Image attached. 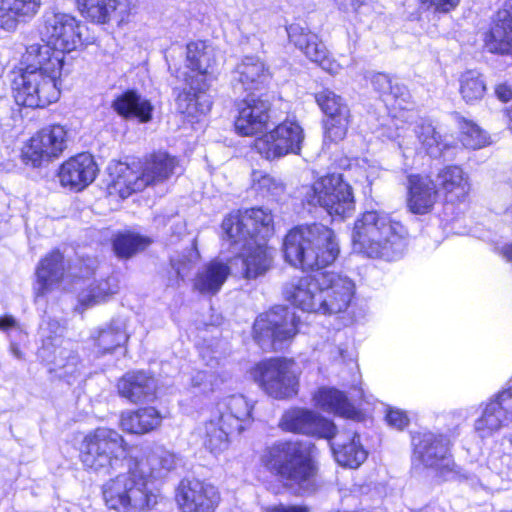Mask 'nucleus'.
Listing matches in <instances>:
<instances>
[{"instance_id": "a18cd8bd", "label": "nucleus", "mask_w": 512, "mask_h": 512, "mask_svg": "<svg viewBox=\"0 0 512 512\" xmlns=\"http://www.w3.org/2000/svg\"><path fill=\"white\" fill-rule=\"evenodd\" d=\"M460 94L468 104L480 101L486 92L483 76L476 70H467L459 78Z\"/></svg>"}, {"instance_id": "6e6d98bb", "label": "nucleus", "mask_w": 512, "mask_h": 512, "mask_svg": "<svg viewBox=\"0 0 512 512\" xmlns=\"http://www.w3.org/2000/svg\"><path fill=\"white\" fill-rule=\"evenodd\" d=\"M427 9L434 8L435 11L449 12L454 9L460 0H419Z\"/></svg>"}, {"instance_id": "7ed1b4c3", "label": "nucleus", "mask_w": 512, "mask_h": 512, "mask_svg": "<svg viewBox=\"0 0 512 512\" xmlns=\"http://www.w3.org/2000/svg\"><path fill=\"white\" fill-rule=\"evenodd\" d=\"M315 446L304 441H276L260 457L262 465L276 475L286 487L312 492L316 487L318 467Z\"/></svg>"}, {"instance_id": "ea45409f", "label": "nucleus", "mask_w": 512, "mask_h": 512, "mask_svg": "<svg viewBox=\"0 0 512 512\" xmlns=\"http://www.w3.org/2000/svg\"><path fill=\"white\" fill-rule=\"evenodd\" d=\"M112 108L120 116L135 117L142 123H147L152 119V104L133 90H128L117 96L112 102Z\"/></svg>"}, {"instance_id": "2eb2a0df", "label": "nucleus", "mask_w": 512, "mask_h": 512, "mask_svg": "<svg viewBox=\"0 0 512 512\" xmlns=\"http://www.w3.org/2000/svg\"><path fill=\"white\" fill-rule=\"evenodd\" d=\"M253 330L254 339L262 349H280L297 333L295 316L287 308L278 306L259 315Z\"/></svg>"}, {"instance_id": "e433bc0d", "label": "nucleus", "mask_w": 512, "mask_h": 512, "mask_svg": "<svg viewBox=\"0 0 512 512\" xmlns=\"http://www.w3.org/2000/svg\"><path fill=\"white\" fill-rule=\"evenodd\" d=\"M314 405L324 412L354 419L357 411L349 402L347 396L340 390L331 387H320L313 394Z\"/></svg>"}, {"instance_id": "37998d69", "label": "nucleus", "mask_w": 512, "mask_h": 512, "mask_svg": "<svg viewBox=\"0 0 512 512\" xmlns=\"http://www.w3.org/2000/svg\"><path fill=\"white\" fill-rule=\"evenodd\" d=\"M510 422L511 417L507 416L497 401L493 399L485 405L481 416L476 419L474 427L476 433L484 439L491 437Z\"/></svg>"}, {"instance_id": "72a5a7b5", "label": "nucleus", "mask_w": 512, "mask_h": 512, "mask_svg": "<svg viewBox=\"0 0 512 512\" xmlns=\"http://www.w3.org/2000/svg\"><path fill=\"white\" fill-rule=\"evenodd\" d=\"M42 0H0V27L11 31L27 23L40 11Z\"/></svg>"}, {"instance_id": "c756f323", "label": "nucleus", "mask_w": 512, "mask_h": 512, "mask_svg": "<svg viewBox=\"0 0 512 512\" xmlns=\"http://www.w3.org/2000/svg\"><path fill=\"white\" fill-rule=\"evenodd\" d=\"M80 14L96 24H107L113 16L123 21L131 10L129 2L123 4L118 0H76Z\"/></svg>"}, {"instance_id": "69168bd1", "label": "nucleus", "mask_w": 512, "mask_h": 512, "mask_svg": "<svg viewBox=\"0 0 512 512\" xmlns=\"http://www.w3.org/2000/svg\"><path fill=\"white\" fill-rule=\"evenodd\" d=\"M503 256H512V242L505 244L501 250Z\"/></svg>"}, {"instance_id": "a19ab883", "label": "nucleus", "mask_w": 512, "mask_h": 512, "mask_svg": "<svg viewBox=\"0 0 512 512\" xmlns=\"http://www.w3.org/2000/svg\"><path fill=\"white\" fill-rule=\"evenodd\" d=\"M236 429L223 424L218 416L207 421L200 429L199 435L203 446L212 454L219 455L226 451L230 445V435Z\"/></svg>"}, {"instance_id": "a878e982", "label": "nucleus", "mask_w": 512, "mask_h": 512, "mask_svg": "<svg viewBox=\"0 0 512 512\" xmlns=\"http://www.w3.org/2000/svg\"><path fill=\"white\" fill-rule=\"evenodd\" d=\"M97 166L89 153L77 154L59 168L58 177L63 187L81 191L96 178Z\"/></svg>"}, {"instance_id": "49530a36", "label": "nucleus", "mask_w": 512, "mask_h": 512, "mask_svg": "<svg viewBox=\"0 0 512 512\" xmlns=\"http://www.w3.org/2000/svg\"><path fill=\"white\" fill-rule=\"evenodd\" d=\"M252 190L262 198L277 200L285 191V186L278 178L263 171L254 170L251 174Z\"/></svg>"}, {"instance_id": "f257e3e1", "label": "nucleus", "mask_w": 512, "mask_h": 512, "mask_svg": "<svg viewBox=\"0 0 512 512\" xmlns=\"http://www.w3.org/2000/svg\"><path fill=\"white\" fill-rule=\"evenodd\" d=\"M293 267L309 275L293 279L284 287V296L295 307L323 315L345 313L355 294L356 284L350 277L329 271L328 258H285Z\"/></svg>"}, {"instance_id": "f03ea898", "label": "nucleus", "mask_w": 512, "mask_h": 512, "mask_svg": "<svg viewBox=\"0 0 512 512\" xmlns=\"http://www.w3.org/2000/svg\"><path fill=\"white\" fill-rule=\"evenodd\" d=\"M47 49L29 45L22 64L12 79V90L18 105L41 108L58 100V79L63 69L59 54L49 58Z\"/></svg>"}, {"instance_id": "8fccbe9b", "label": "nucleus", "mask_w": 512, "mask_h": 512, "mask_svg": "<svg viewBox=\"0 0 512 512\" xmlns=\"http://www.w3.org/2000/svg\"><path fill=\"white\" fill-rule=\"evenodd\" d=\"M244 277L247 279L257 278L265 274L271 268L272 258H241Z\"/></svg>"}, {"instance_id": "9d476101", "label": "nucleus", "mask_w": 512, "mask_h": 512, "mask_svg": "<svg viewBox=\"0 0 512 512\" xmlns=\"http://www.w3.org/2000/svg\"><path fill=\"white\" fill-rule=\"evenodd\" d=\"M42 258L36 267L34 295L38 299L53 291L70 290L75 281L89 276L94 271L95 258Z\"/></svg>"}, {"instance_id": "6ab92c4d", "label": "nucleus", "mask_w": 512, "mask_h": 512, "mask_svg": "<svg viewBox=\"0 0 512 512\" xmlns=\"http://www.w3.org/2000/svg\"><path fill=\"white\" fill-rule=\"evenodd\" d=\"M414 457L423 465L435 469L446 478L453 472L454 463L448 453L449 441L443 435L431 432L413 437Z\"/></svg>"}, {"instance_id": "423d86ee", "label": "nucleus", "mask_w": 512, "mask_h": 512, "mask_svg": "<svg viewBox=\"0 0 512 512\" xmlns=\"http://www.w3.org/2000/svg\"><path fill=\"white\" fill-rule=\"evenodd\" d=\"M407 232L398 221L383 212L368 211L355 222L352 233L353 251L364 256L380 252H399Z\"/></svg>"}, {"instance_id": "b1692460", "label": "nucleus", "mask_w": 512, "mask_h": 512, "mask_svg": "<svg viewBox=\"0 0 512 512\" xmlns=\"http://www.w3.org/2000/svg\"><path fill=\"white\" fill-rule=\"evenodd\" d=\"M483 42L490 53L512 55V0L505 1L497 11Z\"/></svg>"}, {"instance_id": "dca6fc26", "label": "nucleus", "mask_w": 512, "mask_h": 512, "mask_svg": "<svg viewBox=\"0 0 512 512\" xmlns=\"http://www.w3.org/2000/svg\"><path fill=\"white\" fill-rule=\"evenodd\" d=\"M305 140L302 126L295 120H285L255 140V149L267 160L288 154H299Z\"/></svg>"}, {"instance_id": "1a4fd4ad", "label": "nucleus", "mask_w": 512, "mask_h": 512, "mask_svg": "<svg viewBox=\"0 0 512 512\" xmlns=\"http://www.w3.org/2000/svg\"><path fill=\"white\" fill-rule=\"evenodd\" d=\"M87 26L74 15L56 8L47 9L41 17L39 28L43 44L34 43L41 49H47L49 58L59 54L64 65V53H70L92 41L84 37Z\"/></svg>"}, {"instance_id": "9b49d317", "label": "nucleus", "mask_w": 512, "mask_h": 512, "mask_svg": "<svg viewBox=\"0 0 512 512\" xmlns=\"http://www.w3.org/2000/svg\"><path fill=\"white\" fill-rule=\"evenodd\" d=\"M301 195L305 203L319 206L331 216L348 217L355 209L352 187L340 173L324 175L303 186Z\"/></svg>"}, {"instance_id": "5701e85b", "label": "nucleus", "mask_w": 512, "mask_h": 512, "mask_svg": "<svg viewBox=\"0 0 512 512\" xmlns=\"http://www.w3.org/2000/svg\"><path fill=\"white\" fill-rule=\"evenodd\" d=\"M270 102L263 95L248 94L238 104L236 131L243 136L262 132L269 121Z\"/></svg>"}, {"instance_id": "473e14b6", "label": "nucleus", "mask_w": 512, "mask_h": 512, "mask_svg": "<svg viewBox=\"0 0 512 512\" xmlns=\"http://www.w3.org/2000/svg\"><path fill=\"white\" fill-rule=\"evenodd\" d=\"M253 404L241 394L231 395L218 403V416L223 424L236 429L241 433L246 424L250 423Z\"/></svg>"}, {"instance_id": "bb28decb", "label": "nucleus", "mask_w": 512, "mask_h": 512, "mask_svg": "<svg viewBox=\"0 0 512 512\" xmlns=\"http://www.w3.org/2000/svg\"><path fill=\"white\" fill-rule=\"evenodd\" d=\"M438 192H442L450 203L464 202L471 189L468 174L458 165L441 168L434 181Z\"/></svg>"}, {"instance_id": "393cba45", "label": "nucleus", "mask_w": 512, "mask_h": 512, "mask_svg": "<svg viewBox=\"0 0 512 512\" xmlns=\"http://www.w3.org/2000/svg\"><path fill=\"white\" fill-rule=\"evenodd\" d=\"M270 79L265 62L258 56H244L233 71L232 85L236 93L259 91Z\"/></svg>"}, {"instance_id": "4c0bfd02", "label": "nucleus", "mask_w": 512, "mask_h": 512, "mask_svg": "<svg viewBox=\"0 0 512 512\" xmlns=\"http://www.w3.org/2000/svg\"><path fill=\"white\" fill-rule=\"evenodd\" d=\"M162 422V416L153 407L140 408L135 411H126L121 414L120 426L123 431L130 434L143 435L157 429Z\"/></svg>"}, {"instance_id": "e2e57ef3", "label": "nucleus", "mask_w": 512, "mask_h": 512, "mask_svg": "<svg viewBox=\"0 0 512 512\" xmlns=\"http://www.w3.org/2000/svg\"><path fill=\"white\" fill-rule=\"evenodd\" d=\"M497 98L503 102H507L512 98V89L506 84H499L495 88Z\"/></svg>"}, {"instance_id": "603ef678", "label": "nucleus", "mask_w": 512, "mask_h": 512, "mask_svg": "<svg viewBox=\"0 0 512 512\" xmlns=\"http://www.w3.org/2000/svg\"><path fill=\"white\" fill-rule=\"evenodd\" d=\"M370 83L375 92H377L380 97H386L389 93V90L392 89V80L391 78L384 73H373L370 76Z\"/></svg>"}, {"instance_id": "0e129e2a", "label": "nucleus", "mask_w": 512, "mask_h": 512, "mask_svg": "<svg viewBox=\"0 0 512 512\" xmlns=\"http://www.w3.org/2000/svg\"><path fill=\"white\" fill-rule=\"evenodd\" d=\"M10 351L15 358L23 359V352L16 343L11 342Z\"/></svg>"}, {"instance_id": "aec40b11", "label": "nucleus", "mask_w": 512, "mask_h": 512, "mask_svg": "<svg viewBox=\"0 0 512 512\" xmlns=\"http://www.w3.org/2000/svg\"><path fill=\"white\" fill-rule=\"evenodd\" d=\"M286 31L290 42L310 61L317 63L332 75L341 71L342 65L329 56L328 50L319 36L307 26L292 23L286 28Z\"/></svg>"}, {"instance_id": "13d9d810", "label": "nucleus", "mask_w": 512, "mask_h": 512, "mask_svg": "<svg viewBox=\"0 0 512 512\" xmlns=\"http://www.w3.org/2000/svg\"><path fill=\"white\" fill-rule=\"evenodd\" d=\"M495 400L507 414V416L511 417L512 422V387L507 390L500 392Z\"/></svg>"}, {"instance_id": "ddd939ff", "label": "nucleus", "mask_w": 512, "mask_h": 512, "mask_svg": "<svg viewBox=\"0 0 512 512\" xmlns=\"http://www.w3.org/2000/svg\"><path fill=\"white\" fill-rule=\"evenodd\" d=\"M250 375L274 399H288L297 394L298 372L292 359L275 357L263 360L250 370Z\"/></svg>"}, {"instance_id": "2f4dec72", "label": "nucleus", "mask_w": 512, "mask_h": 512, "mask_svg": "<svg viewBox=\"0 0 512 512\" xmlns=\"http://www.w3.org/2000/svg\"><path fill=\"white\" fill-rule=\"evenodd\" d=\"M119 394L132 403L151 400L156 391V380L144 371L126 373L117 384Z\"/></svg>"}, {"instance_id": "cd10ccee", "label": "nucleus", "mask_w": 512, "mask_h": 512, "mask_svg": "<svg viewBox=\"0 0 512 512\" xmlns=\"http://www.w3.org/2000/svg\"><path fill=\"white\" fill-rule=\"evenodd\" d=\"M332 440L333 438L328 440L331 450L341 466L356 469L367 459L368 452L361 444L356 431L349 429L339 434L336 440Z\"/></svg>"}, {"instance_id": "c85d7f7f", "label": "nucleus", "mask_w": 512, "mask_h": 512, "mask_svg": "<svg viewBox=\"0 0 512 512\" xmlns=\"http://www.w3.org/2000/svg\"><path fill=\"white\" fill-rule=\"evenodd\" d=\"M39 357L47 363L49 371L59 378L73 377L80 372L77 354L67 347L46 342L39 350Z\"/></svg>"}, {"instance_id": "680f3d73", "label": "nucleus", "mask_w": 512, "mask_h": 512, "mask_svg": "<svg viewBox=\"0 0 512 512\" xmlns=\"http://www.w3.org/2000/svg\"><path fill=\"white\" fill-rule=\"evenodd\" d=\"M210 377H211V375H209L207 372L198 371L191 379L192 385L194 387H199V388L205 389L207 387Z\"/></svg>"}, {"instance_id": "f704fd0d", "label": "nucleus", "mask_w": 512, "mask_h": 512, "mask_svg": "<svg viewBox=\"0 0 512 512\" xmlns=\"http://www.w3.org/2000/svg\"><path fill=\"white\" fill-rule=\"evenodd\" d=\"M119 282L118 276L111 274L106 278L94 280L89 283L78 293V305L76 306V310L83 312L90 307L108 301L113 295L119 292Z\"/></svg>"}, {"instance_id": "f8f14e48", "label": "nucleus", "mask_w": 512, "mask_h": 512, "mask_svg": "<svg viewBox=\"0 0 512 512\" xmlns=\"http://www.w3.org/2000/svg\"><path fill=\"white\" fill-rule=\"evenodd\" d=\"M119 171L120 175L114 180V188L121 198H127L148 185L166 181L172 175L181 173L182 169L176 157L166 152H157L146 158L140 175L123 164H120Z\"/></svg>"}, {"instance_id": "58836bf2", "label": "nucleus", "mask_w": 512, "mask_h": 512, "mask_svg": "<svg viewBox=\"0 0 512 512\" xmlns=\"http://www.w3.org/2000/svg\"><path fill=\"white\" fill-rule=\"evenodd\" d=\"M230 275V267L221 261L212 260L198 271L194 289L205 295H215Z\"/></svg>"}, {"instance_id": "20e7f679", "label": "nucleus", "mask_w": 512, "mask_h": 512, "mask_svg": "<svg viewBox=\"0 0 512 512\" xmlns=\"http://www.w3.org/2000/svg\"><path fill=\"white\" fill-rule=\"evenodd\" d=\"M186 61L190 72L177 77H183L188 88L177 95L176 106L190 121H197L211 109L212 102L204 90L216 66L215 51L204 41L191 42L187 45Z\"/></svg>"}, {"instance_id": "79ce46f5", "label": "nucleus", "mask_w": 512, "mask_h": 512, "mask_svg": "<svg viewBox=\"0 0 512 512\" xmlns=\"http://www.w3.org/2000/svg\"><path fill=\"white\" fill-rule=\"evenodd\" d=\"M178 463V457L171 451L163 447L154 449L147 457L145 463L136 462L137 465L143 467L144 475L148 479V486L152 487L153 480L163 479L174 470Z\"/></svg>"}, {"instance_id": "3c124183", "label": "nucleus", "mask_w": 512, "mask_h": 512, "mask_svg": "<svg viewBox=\"0 0 512 512\" xmlns=\"http://www.w3.org/2000/svg\"><path fill=\"white\" fill-rule=\"evenodd\" d=\"M387 98L395 101L396 105L402 110H408L411 105V94L404 85L392 83V89L389 90Z\"/></svg>"}, {"instance_id": "4d7b16f0", "label": "nucleus", "mask_w": 512, "mask_h": 512, "mask_svg": "<svg viewBox=\"0 0 512 512\" xmlns=\"http://www.w3.org/2000/svg\"><path fill=\"white\" fill-rule=\"evenodd\" d=\"M386 420L390 426L399 430L406 427L409 422L407 415L403 411L397 409H390L386 415Z\"/></svg>"}, {"instance_id": "412c9836", "label": "nucleus", "mask_w": 512, "mask_h": 512, "mask_svg": "<svg viewBox=\"0 0 512 512\" xmlns=\"http://www.w3.org/2000/svg\"><path fill=\"white\" fill-rule=\"evenodd\" d=\"M176 501L183 512H214L220 495L215 486L196 478L181 480Z\"/></svg>"}, {"instance_id": "0eeeda50", "label": "nucleus", "mask_w": 512, "mask_h": 512, "mask_svg": "<svg viewBox=\"0 0 512 512\" xmlns=\"http://www.w3.org/2000/svg\"><path fill=\"white\" fill-rule=\"evenodd\" d=\"M105 505L117 512H136L151 508L157 503V493L148 486L143 467H130L102 486Z\"/></svg>"}, {"instance_id": "c9c22d12", "label": "nucleus", "mask_w": 512, "mask_h": 512, "mask_svg": "<svg viewBox=\"0 0 512 512\" xmlns=\"http://www.w3.org/2000/svg\"><path fill=\"white\" fill-rule=\"evenodd\" d=\"M128 338L125 321L120 318L112 319L91 333L96 352L102 355L113 352L125 344Z\"/></svg>"}, {"instance_id": "de8ad7c7", "label": "nucleus", "mask_w": 512, "mask_h": 512, "mask_svg": "<svg viewBox=\"0 0 512 512\" xmlns=\"http://www.w3.org/2000/svg\"><path fill=\"white\" fill-rule=\"evenodd\" d=\"M151 243L152 240L149 237L134 232H125L115 237L113 246L117 256H131V254L144 251Z\"/></svg>"}, {"instance_id": "a211bd4d", "label": "nucleus", "mask_w": 512, "mask_h": 512, "mask_svg": "<svg viewBox=\"0 0 512 512\" xmlns=\"http://www.w3.org/2000/svg\"><path fill=\"white\" fill-rule=\"evenodd\" d=\"M67 131L61 125L45 127L36 133L23 150L27 163L39 167L59 157L66 148Z\"/></svg>"}, {"instance_id": "4be33fe9", "label": "nucleus", "mask_w": 512, "mask_h": 512, "mask_svg": "<svg viewBox=\"0 0 512 512\" xmlns=\"http://www.w3.org/2000/svg\"><path fill=\"white\" fill-rule=\"evenodd\" d=\"M315 99L323 113L325 122V138L337 142L342 140L349 126L350 111L344 100L329 89L315 95Z\"/></svg>"}, {"instance_id": "338daca9", "label": "nucleus", "mask_w": 512, "mask_h": 512, "mask_svg": "<svg viewBox=\"0 0 512 512\" xmlns=\"http://www.w3.org/2000/svg\"><path fill=\"white\" fill-rule=\"evenodd\" d=\"M331 354H332V356H331L332 359L337 360L342 357L343 350L339 347H336L335 349H333V351H331Z\"/></svg>"}, {"instance_id": "5fc2aeb1", "label": "nucleus", "mask_w": 512, "mask_h": 512, "mask_svg": "<svg viewBox=\"0 0 512 512\" xmlns=\"http://www.w3.org/2000/svg\"><path fill=\"white\" fill-rule=\"evenodd\" d=\"M262 512H311V508L305 504L277 503L264 507Z\"/></svg>"}, {"instance_id": "c03bdc74", "label": "nucleus", "mask_w": 512, "mask_h": 512, "mask_svg": "<svg viewBox=\"0 0 512 512\" xmlns=\"http://www.w3.org/2000/svg\"><path fill=\"white\" fill-rule=\"evenodd\" d=\"M415 133L421 147L430 157L438 158L448 148V144L443 141L442 136L428 121H421L416 126Z\"/></svg>"}, {"instance_id": "bf43d9fd", "label": "nucleus", "mask_w": 512, "mask_h": 512, "mask_svg": "<svg viewBox=\"0 0 512 512\" xmlns=\"http://www.w3.org/2000/svg\"><path fill=\"white\" fill-rule=\"evenodd\" d=\"M0 330L14 332L19 337L24 336L23 330L13 316L0 317Z\"/></svg>"}, {"instance_id": "4468645a", "label": "nucleus", "mask_w": 512, "mask_h": 512, "mask_svg": "<svg viewBox=\"0 0 512 512\" xmlns=\"http://www.w3.org/2000/svg\"><path fill=\"white\" fill-rule=\"evenodd\" d=\"M284 256H339L340 247L334 231L320 223L292 228L283 241Z\"/></svg>"}, {"instance_id": "09e8293b", "label": "nucleus", "mask_w": 512, "mask_h": 512, "mask_svg": "<svg viewBox=\"0 0 512 512\" xmlns=\"http://www.w3.org/2000/svg\"><path fill=\"white\" fill-rule=\"evenodd\" d=\"M461 142L470 149H480L489 144V136L475 123L463 119L460 122Z\"/></svg>"}, {"instance_id": "6e6552de", "label": "nucleus", "mask_w": 512, "mask_h": 512, "mask_svg": "<svg viewBox=\"0 0 512 512\" xmlns=\"http://www.w3.org/2000/svg\"><path fill=\"white\" fill-rule=\"evenodd\" d=\"M127 453L128 444L118 431L99 427L84 436L79 457L86 470L106 476L122 465Z\"/></svg>"}, {"instance_id": "f3484780", "label": "nucleus", "mask_w": 512, "mask_h": 512, "mask_svg": "<svg viewBox=\"0 0 512 512\" xmlns=\"http://www.w3.org/2000/svg\"><path fill=\"white\" fill-rule=\"evenodd\" d=\"M279 426L282 430L306 436L331 440L337 435L333 421L321 416L319 413L294 407L284 412Z\"/></svg>"}, {"instance_id": "774afa93", "label": "nucleus", "mask_w": 512, "mask_h": 512, "mask_svg": "<svg viewBox=\"0 0 512 512\" xmlns=\"http://www.w3.org/2000/svg\"><path fill=\"white\" fill-rule=\"evenodd\" d=\"M506 112H507V116L509 118V126H510V129L512 130V105L509 108H507Z\"/></svg>"}, {"instance_id": "864d4df0", "label": "nucleus", "mask_w": 512, "mask_h": 512, "mask_svg": "<svg viewBox=\"0 0 512 512\" xmlns=\"http://www.w3.org/2000/svg\"><path fill=\"white\" fill-rule=\"evenodd\" d=\"M489 467L499 475H510L512 457L509 454L493 456L489 459Z\"/></svg>"}, {"instance_id": "7c9ffc66", "label": "nucleus", "mask_w": 512, "mask_h": 512, "mask_svg": "<svg viewBox=\"0 0 512 512\" xmlns=\"http://www.w3.org/2000/svg\"><path fill=\"white\" fill-rule=\"evenodd\" d=\"M438 190L428 176L410 175L408 178L409 210L414 214H426L430 212L437 201Z\"/></svg>"}, {"instance_id": "39448f33", "label": "nucleus", "mask_w": 512, "mask_h": 512, "mask_svg": "<svg viewBox=\"0 0 512 512\" xmlns=\"http://www.w3.org/2000/svg\"><path fill=\"white\" fill-rule=\"evenodd\" d=\"M233 256H269L267 239L273 234V215L262 207L238 210L222 222Z\"/></svg>"}, {"instance_id": "052dcab7", "label": "nucleus", "mask_w": 512, "mask_h": 512, "mask_svg": "<svg viewBox=\"0 0 512 512\" xmlns=\"http://www.w3.org/2000/svg\"><path fill=\"white\" fill-rule=\"evenodd\" d=\"M338 5L341 9L349 12L359 13L364 8L369 7L368 0H339Z\"/></svg>"}]
</instances>
